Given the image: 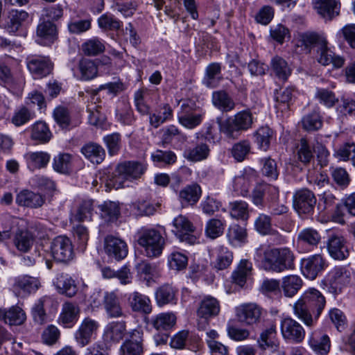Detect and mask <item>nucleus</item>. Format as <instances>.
<instances>
[{
	"instance_id": "f257e3e1",
	"label": "nucleus",
	"mask_w": 355,
	"mask_h": 355,
	"mask_svg": "<svg viewBox=\"0 0 355 355\" xmlns=\"http://www.w3.org/2000/svg\"><path fill=\"white\" fill-rule=\"evenodd\" d=\"M326 305L324 295L317 289L306 290L293 305L295 315L311 327L318 320Z\"/></svg>"
},
{
	"instance_id": "f03ea898",
	"label": "nucleus",
	"mask_w": 355,
	"mask_h": 355,
	"mask_svg": "<svg viewBox=\"0 0 355 355\" xmlns=\"http://www.w3.org/2000/svg\"><path fill=\"white\" fill-rule=\"evenodd\" d=\"M146 170L145 164L139 162H125L117 166L116 173L103 180L105 186L118 189L126 186L127 181L132 182L141 177Z\"/></svg>"
},
{
	"instance_id": "7ed1b4c3",
	"label": "nucleus",
	"mask_w": 355,
	"mask_h": 355,
	"mask_svg": "<svg viewBox=\"0 0 355 355\" xmlns=\"http://www.w3.org/2000/svg\"><path fill=\"white\" fill-rule=\"evenodd\" d=\"M295 256L288 248H268L264 251L263 268L267 271L282 272L293 269Z\"/></svg>"
},
{
	"instance_id": "20e7f679",
	"label": "nucleus",
	"mask_w": 355,
	"mask_h": 355,
	"mask_svg": "<svg viewBox=\"0 0 355 355\" xmlns=\"http://www.w3.org/2000/svg\"><path fill=\"white\" fill-rule=\"evenodd\" d=\"M253 116L250 111L243 110L218 122L220 131L229 139H238L241 133L252 128Z\"/></svg>"
},
{
	"instance_id": "39448f33",
	"label": "nucleus",
	"mask_w": 355,
	"mask_h": 355,
	"mask_svg": "<svg viewBox=\"0 0 355 355\" xmlns=\"http://www.w3.org/2000/svg\"><path fill=\"white\" fill-rule=\"evenodd\" d=\"M204 116L205 112L193 101H187L181 105L178 119L182 125L193 129L201 123Z\"/></svg>"
},
{
	"instance_id": "423d86ee",
	"label": "nucleus",
	"mask_w": 355,
	"mask_h": 355,
	"mask_svg": "<svg viewBox=\"0 0 355 355\" xmlns=\"http://www.w3.org/2000/svg\"><path fill=\"white\" fill-rule=\"evenodd\" d=\"M0 84L19 96L22 94L25 78L21 73L12 74L8 66L4 62L0 61Z\"/></svg>"
},
{
	"instance_id": "0eeeda50",
	"label": "nucleus",
	"mask_w": 355,
	"mask_h": 355,
	"mask_svg": "<svg viewBox=\"0 0 355 355\" xmlns=\"http://www.w3.org/2000/svg\"><path fill=\"white\" fill-rule=\"evenodd\" d=\"M128 337L119 348V355H142L144 353V331L141 328L131 330Z\"/></svg>"
},
{
	"instance_id": "6e6552de",
	"label": "nucleus",
	"mask_w": 355,
	"mask_h": 355,
	"mask_svg": "<svg viewBox=\"0 0 355 355\" xmlns=\"http://www.w3.org/2000/svg\"><path fill=\"white\" fill-rule=\"evenodd\" d=\"M175 228V236L180 243L186 242L188 244L200 243L197 235L193 234L194 227L189 219L182 215H179L173 221Z\"/></svg>"
},
{
	"instance_id": "1a4fd4ad",
	"label": "nucleus",
	"mask_w": 355,
	"mask_h": 355,
	"mask_svg": "<svg viewBox=\"0 0 355 355\" xmlns=\"http://www.w3.org/2000/svg\"><path fill=\"white\" fill-rule=\"evenodd\" d=\"M316 204L314 193L308 189L296 191L293 195V207L299 214L311 213Z\"/></svg>"
},
{
	"instance_id": "9d476101",
	"label": "nucleus",
	"mask_w": 355,
	"mask_h": 355,
	"mask_svg": "<svg viewBox=\"0 0 355 355\" xmlns=\"http://www.w3.org/2000/svg\"><path fill=\"white\" fill-rule=\"evenodd\" d=\"M281 332L283 338L291 343H301L305 337L302 326L291 318H286L281 322Z\"/></svg>"
},
{
	"instance_id": "9b49d317",
	"label": "nucleus",
	"mask_w": 355,
	"mask_h": 355,
	"mask_svg": "<svg viewBox=\"0 0 355 355\" xmlns=\"http://www.w3.org/2000/svg\"><path fill=\"white\" fill-rule=\"evenodd\" d=\"M220 311L219 301L210 295L205 297L198 304L196 315L198 319L208 322L209 320L218 316Z\"/></svg>"
},
{
	"instance_id": "f8f14e48",
	"label": "nucleus",
	"mask_w": 355,
	"mask_h": 355,
	"mask_svg": "<svg viewBox=\"0 0 355 355\" xmlns=\"http://www.w3.org/2000/svg\"><path fill=\"white\" fill-rule=\"evenodd\" d=\"M99 327V324L95 320L89 317L85 318L80 323L75 334V339L77 343L83 347L87 345Z\"/></svg>"
},
{
	"instance_id": "ddd939ff",
	"label": "nucleus",
	"mask_w": 355,
	"mask_h": 355,
	"mask_svg": "<svg viewBox=\"0 0 355 355\" xmlns=\"http://www.w3.org/2000/svg\"><path fill=\"white\" fill-rule=\"evenodd\" d=\"M27 67L35 78H40L51 73L53 65L48 57L32 55L27 58Z\"/></svg>"
},
{
	"instance_id": "4468645a",
	"label": "nucleus",
	"mask_w": 355,
	"mask_h": 355,
	"mask_svg": "<svg viewBox=\"0 0 355 355\" xmlns=\"http://www.w3.org/2000/svg\"><path fill=\"white\" fill-rule=\"evenodd\" d=\"M325 261L319 254L303 259L301 262V268L303 275L310 279H315L325 268Z\"/></svg>"
},
{
	"instance_id": "2eb2a0df",
	"label": "nucleus",
	"mask_w": 355,
	"mask_h": 355,
	"mask_svg": "<svg viewBox=\"0 0 355 355\" xmlns=\"http://www.w3.org/2000/svg\"><path fill=\"white\" fill-rule=\"evenodd\" d=\"M57 29L49 20L40 19L36 29V42L42 45H50L56 39Z\"/></svg>"
},
{
	"instance_id": "dca6fc26",
	"label": "nucleus",
	"mask_w": 355,
	"mask_h": 355,
	"mask_svg": "<svg viewBox=\"0 0 355 355\" xmlns=\"http://www.w3.org/2000/svg\"><path fill=\"white\" fill-rule=\"evenodd\" d=\"M39 286L40 282L37 278L24 275L15 279L13 291L17 296L25 297L35 292Z\"/></svg>"
},
{
	"instance_id": "f3484780",
	"label": "nucleus",
	"mask_w": 355,
	"mask_h": 355,
	"mask_svg": "<svg viewBox=\"0 0 355 355\" xmlns=\"http://www.w3.org/2000/svg\"><path fill=\"white\" fill-rule=\"evenodd\" d=\"M164 230L163 229L143 227L137 233L138 244H164Z\"/></svg>"
},
{
	"instance_id": "a211bd4d",
	"label": "nucleus",
	"mask_w": 355,
	"mask_h": 355,
	"mask_svg": "<svg viewBox=\"0 0 355 355\" xmlns=\"http://www.w3.org/2000/svg\"><path fill=\"white\" fill-rule=\"evenodd\" d=\"M80 315V308L76 303L65 302L58 318V322L65 327H71L77 322Z\"/></svg>"
},
{
	"instance_id": "6ab92c4d",
	"label": "nucleus",
	"mask_w": 355,
	"mask_h": 355,
	"mask_svg": "<svg viewBox=\"0 0 355 355\" xmlns=\"http://www.w3.org/2000/svg\"><path fill=\"white\" fill-rule=\"evenodd\" d=\"M103 304L109 318H116L125 315L121 305L120 300L114 292L105 293Z\"/></svg>"
},
{
	"instance_id": "aec40b11",
	"label": "nucleus",
	"mask_w": 355,
	"mask_h": 355,
	"mask_svg": "<svg viewBox=\"0 0 355 355\" xmlns=\"http://www.w3.org/2000/svg\"><path fill=\"white\" fill-rule=\"evenodd\" d=\"M201 193V188L198 184L187 185L180 191L178 200L183 207L193 206L198 202Z\"/></svg>"
},
{
	"instance_id": "412c9836",
	"label": "nucleus",
	"mask_w": 355,
	"mask_h": 355,
	"mask_svg": "<svg viewBox=\"0 0 355 355\" xmlns=\"http://www.w3.org/2000/svg\"><path fill=\"white\" fill-rule=\"evenodd\" d=\"M261 309L256 304H247L237 311L239 320L247 324H253L259 321Z\"/></svg>"
},
{
	"instance_id": "4be33fe9",
	"label": "nucleus",
	"mask_w": 355,
	"mask_h": 355,
	"mask_svg": "<svg viewBox=\"0 0 355 355\" xmlns=\"http://www.w3.org/2000/svg\"><path fill=\"white\" fill-rule=\"evenodd\" d=\"M329 282L332 288L340 290L350 282L351 272L344 266L335 267L328 275Z\"/></svg>"
},
{
	"instance_id": "5701e85b",
	"label": "nucleus",
	"mask_w": 355,
	"mask_h": 355,
	"mask_svg": "<svg viewBox=\"0 0 355 355\" xmlns=\"http://www.w3.org/2000/svg\"><path fill=\"white\" fill-rule=\"evenodd\" d=\"M257 344L261 350H277L279 347V341L277 338L275 325H270L260 334L257 339Z\"/></svg>"
},
{
	"instance_id": "b1692460",
	"label": "nucleus",
	"mask_w": 355,
	"mask_h": 355,
	"mask_svg": "<svg viewBox=\"0 0 355 355\" xmlns=\"http://www.w3.org/2000/svg\"><path fill=\"white\" fill-rule=\"evenodd\" d=\"M126 334V322L125 321H114L106 325L103 336L107 340L119 343Z\"/></svg>"
},
{
	"instance_id": "393cba45",
	"label": "nucleus",
	"mask_w": 355,
	"mask_h": 355,
	"mask_svg": "<svg viewBox=\"0 0 355 355\" xmlns=\"http://www.w3.org/2000/svg\"><path fill=\"white\" fill-rule=\"evenodd\" d=\"M318 61L324 66L332 64L335 68H340L345 63L343 57L335 53L327 46V42L320 46Z\"/></svg>"
},
{
	"instance_id": "a878e982",
	"label": "nucleus",
	"mask_w": 355,
	"mask_h": 355,
	"mask_svg": "<svg viewBox=\"0 0 355 355\" xmlns=\"http://www.w3.org/2000/svg\"><path fill=\"white\" fill-rule=\"evenodd\" d=\"M128 300L130 306L133 311L145 314L151 313V302L148 296L135 291L130 295Z\"/></svg>"
},
{
	"instance_id": "bb28decb",
	"label": "nucleus",
	"mask_w": 355,
	"mask_h": 355,
	"mask_svg": "<svg viewBox=\"0 0 355 355\" xmlns=\"http://www.w3.org/2000/svg\"><path fill=\"white\" fill-rule=\"evenodd\" d=\"M26 164L32 171L45 168L49 164L51 155L47 152H28L24 155Z\"/></svg>"
},
{
	"instance_id": "cd10ccee",
	"label": "nucleus",
	"mask_w": 355,
	"mask_h": 355,
	"mask_svg": "<svg viewBox=\"0 0 355 355\" xmlns=\"http://www.w3.org/2000/svg\"><path fill=\"white\" fill-rule=\"evenodd\" d=\"M253 175L250 171H241L234 176L233 189L238 194L245 196L249 193V189L252 182Z\"/></svg>"
},
{
	"instance_id": "c85d7f7f",
	"label": "nucleus",
	"mask_w": 355,
	"mask_h": 355,
	"mask_svg": "<svg viewBox=\"0 0 355 355\" xmlns=\"http://www.w3.org/2000/svg\"><path fill=\"white\" fill-rule=\"evenodd\" d=\"M314 8L324 18L331 19L338 15V0H313Z\"/></svg>"
},
{
	"instance_id": "c756f323",
	"label": "nucleus",
	"mask_w": 355,
	"mask_h": 355,
	"mask_svg": "<svg viewBox=\"0 0 355 355\" xmlns=\"http://www.w3.org/2000/svg\"><path fill=\"white\" fill-rule=\"evenodd\" d=\"M44 202L39 193L28 190H23L16 197V202L20 206L37 208L41 207Z\"/></svg>"
},
{
	"instance_id": "7c9ffc66",
	"label": "nucleus",
	"mask_w": 355,
	"mask_h": 355,
	"mask_svg": "<svg viewBox=\"0 0 355 355\" xmlns=\"http://www.w3.org/2000/svg\"><path fill=\"white\" fill-rule=\"evenodd\" d=\"M28 19V13L24 10H13L9 12L5 28L10 33H15Z\"/></svg>"
},
{
	"instance_id": "2f4dec72",
	"label": "nucleus",
	"mask_w": 355,
	"mask_h": 355,
	"mask_svg": "<svg viewBox=\"0 0 355 355\" xmlns=\"http://www.w3.org/2000/svg\"><path fill=\"white\" fill-rule=\"evenodd\" d=\"M177 318L172 312L160 313L152 319L151 324L157 331H168L176 324Z\"/></svg>"
},
{
	"instance_id": "473e14b6",
	"label": "nucleus",
	"mask_w": 355,
	"mask_h": 355,
	"mask_svg": "<svg viewBox=\"0 0 355 355\" xmlns=\"http://www.w3.org/2000/svg\"><path fill=\"white\" fill-rule=\"evenodd\" d=\"M52 137V133L48 125L42 121H38L31 125V138L41 144L48 143Z\"/></svg>"
},
{
	"instance_id": "72a5a7b5",
	"label": "nucleus",
	"mask_w": 355,
	"mask_h": 355,
	"mask_svg": "<svg viewBox=\"0 0 355 355\" xmlns=\"http://www.w3.org/2000/svg\"><path fill=\"white\" fill-rule=\"evenodd\" d=\"M81 153L93 164L101 163L105 157V150L98 144H87L81 148Z\"/></svg>"
},
{
	"instance_id": "f704fd0d",
	"label": "nucleus",
	"mask_w": 355,
	"mask_h": 355,
	"mask_svg": "<svg viewBox=\"0 0 355 355\" xmlns=\"http://www.w3.org/2000/svg\"><path fill=\"white\" fill-rule=\"evenodd\" d=\"M93 211V200H83L79 203L76 209L72 214L71 220L77 222L89 220L92 218Z\"/></svg>"
},
{
	"instance_id": "c9c22d12",
	"label": "nucleus",
	"mask_w": 355,
	"mask_h": 355,
	"mask_svg": "<svg viewBox=\"0 0 355 355\" xmlns=\"http://www.w3.org/2000/svg\"><path fill=\"white\" fill-rule=\"evenodd\" d=\"M176 290L169 284L159 287L155 292V300L159 306H163L170 303H175Z\"/></svg>"
},
{
	"instance_id": "e433bc0d",
	"label": "nucleus",
	"mask_w": 355,
	"mask_h": 355,
	"mask_svg": "<svg viewBox=\"0 0 355 355\" xmlns=\"http://www.w3.org/2000/svg\"><path fill=\"white\" fill-rule=\"evenodd\" d=\"M78 69L80 73L78 78L87 81L94 79L98 75V68L93 60L83 58L78 62Z\"/></svg>"
},
{
	"instance_id": "4c0bfd02",
	"label": "nucleus",
	"mask_w": 355,
	"mask_h": 355,
	"mask_svg": "<svg viewBox=\"0 0 355 355\" xmlns=\"http://www.w3.org/2000/svg\"><path fill=\"white\" fill-rule=\"evenodd\" d=\"M209 152V146L200 143L194 147L187 148L184 152V157L191 162H200L208 157Z\"/></svg>"
},
{
	"instance_id": "58836bf2",
	"label": "nucleus",
	"mask_w": 355,
	"mask_h": 355,
	"mask_svg": "<svg viewBox=\"0 0 355 355\" xmlns=\"http://www.w3.org/2000/svg\"><path fill=\"white\" fill-rule=\"evenodd\" d=\"M303 282L297 275H288L282 279V288L285 296H294L302 288Z\"/></svg>"
},
{
	"instance_id": "ea45409f",
	"label": "nucleus",
	"mask_w": 355,
	"mask_h": 355,
	"mask_svg": "<svg viewBox=\"0 0 355 355\" xmlns=\"http://www.w3.org/2000/svg\"><path fill=\"white\" fill-rule=\"evenodd\" d=\"M55 285L60 293L64 294L69 297L74 296L78 291L74 281L67 275H61L58 276Z\"/></svg>"
},
{
	"instance_id": "a19ab883",
	"label": "nucleus",
	"mask_w": 355,
	"mask_h": 355,
	"mask_svg": "<svg viewBox=\"0 0 355 355\" xmlns=\"http://www.w3.org/2000/svg\"><path fill=\"white\" fill-rule=\"evenodd\" d=\"M273 135V130L268 126H262L254 133L255 142L261 150L266 151L269 148Z\"/></svg>"
},
{
	"instance_id": "79ce46f5",
	"label": "nucleus",
	"mask_w": 355,
	"mask_h": 355,
	"mask_svg": "<svg viewBox=\"0 0 355 355\" xmlns=\"http://www.w3.org/2000/svg\"><path fill=\"white\" fill-rule=\"evenodd\" d=\"M252 270V263L248 260H241L238 268L232 275L233 282L241 287H243L246 282V278Z\"/></svg>"
},
{
	"instance_id": "37998d69",
	"label": "nucleus",
	"mask_w": 355,
	"mask_h": 355,
	"mask_svg": "<svg viewBox=\"0 0 355 355\" xmlns=\"http://www.w3.org/2000/svg\"><path fill=\"white\" fill-rule=\"evenodd\" d=\"M101 217L107 222L116 220L120 216V207L117 202L108 201L104 202L100 206Z\"/></svg>"
},
{
	"instance_id": "c03bdc74",
	"label": "nucleus",
	"mask_w": 355,
	"mask_h": 355,
	"mask_svg": "<svg viewBox=\"0 0 355 355\" xmlns=\"http://www.w3.org/2000/svg\"><path fill=\"white\" fill-rule=\"evenodd\" d=\"M311 349L317 354L326 355L330 349V340L328 336H314L309 340Z\"/></svg>"
},
{
	"instance_id": "a18cd8bd",
	"label": "nucleus",
	"mask_w": 355,
	"mask_h": 355,
	"mask_svg": "<svg viewBox=\"0 0 355 355\" xmlns=\"http://www.w3.org/2000/svg\"><path fill=\"white\" fill-rule=\"evenodd\" d=\"M314 97L321 105L327 108L333 107L338 102V98L334 92L324 88H316Z\"/></svg>"
},
{
	"instance_id": "49530a36",
	"label": "nucleus",
	"mask_w": 355,
	"mask_h": 355,
	"mask_svg": "<svg viewBox=\"0 0 355 355\" xmlns=\"http://www.w3.org/2000/svg\"><path fill=\"white\" fill-rule=\"evenodd\" d=\"M271 67L275 75L282 80H286L291 73L287 62L280 57H275L271 61Z\"/></svg>"
},
{
	"instance_id": "de8ad7c7",
	"label": "nucleus",
	"mask_w": 355,
	"mask_h": 355,
	"mask_svg": "<svg viewBox=\"0 0 355 355\" xmlns=\"http://www.w3.org/2000/svg\"><path fill=\"white\" fill-rule=\"evenodd\" d=\"M55 122L62 128H67L71 124V117L69 109L63 105H58L53 111Z\"/></svg>"
},
{
	"instance_id": "09e8293b",
	"label": "nucleus",
	"mask_w": 355,
	"mask_h": 355,
	"mask_svg": "<svg viewBox=\"0 0 355 355\" xmlns=\"http://www.w3.org/2000/svg\"><path fill=\"white\" fill-rule=\"evenodd\" d=\"M159 207V204H152L144 200H138L132 202L130 205L132 211L137 216H150L154 214L157 209Z\"/></svg>"
},
{
	"instance_id": "8fccbe9b",
	"label": "nucleus",
	"mask_w": 355,
	"mask_h": 355,
	"mask_svg": "<svg viewBox=\"0 0 355 355\" xmlns=\"http://www.w3.org/2000/svg\"><path fill=\"white\" fill-rule=\"evenodd\" d=\"M302 127L307 131H315L322 126V118L318 111H313L302 119Z\"/></svg>"
},
{
	"instance_id": "3c124183",
	"label": "nucleus",
	"mask_w": 355,
	"mask_h": 355,
	"mask_svg": "<svg viewBox=\"0 0 355 355\" xmlns=\"http://www.w3.org/2000/svg\"><path fill=\"white\" fill-rule=\"evenodd\" d=\"M105 49L103 42L98 37H93L82 44V51L88 56H95Z\"/></svg>"
},
{
	"instance_id": "603ef678",
	"label": "nucleus",
	"mask_w": 355,
	"mask_h": 355,
	"mask_svg": "<svg viewBox=\"0 0 355 355\" xmlns=\"http://www.w3.org/2000/svg\"><path fill=\"white\" fill-rule=\"evenodd\" d=\"M73 245H51V252L53 259L58 261L65 262L71 260L73 256Z\"/></svg>"
},
{
	"instance_id": "864d4df0",
	"label": "nucleus",
	"mask_w": 355,
	"mask_h": 355,
	"mask_svg": "<svg viewBox=\"0 0 355 355\" xmlns=\"http://www.w3.org/2000/svg\"><path fill=\"white\" fill-rule=\"evenodd\" d=\"M225 222L218 218H211L205 226V234L207 237L214 239L220 236L225 229Z\"/></svg>"
},
{
	"instance_id": "5fc2aeb1",
	"label": "nucleus",
	"mask_w": 355,
	"mask_h": 355,
	"mask_svg": "<svg viewBox=\"0 0 355 355\" xmlns=\"http://www.w3.org/2000/svg\"><path fill=\"white\" fill-rule=\"evenodd\" d=\"M24 311L19 306H12L3 315V320L10 325H20L26 320Z\"/></svg>"
},
{
	"instance_id": "6e6d98bb",
	"label": "nucleus",
	"mask_w": 355,
	"mask_h": 355,
	"mask_svg": "<svg viewBox=\"0 0 355 355\" xmlns=\"http://www.w3.org/2000/svg\"><path fill=\"white\" fill-rule=\"evenodd\" d=\"M220 65L218 63L210 64L206 69V76L203 83L207 87H214L220 79Z\"/></svg>"
},
{
	"instance_id": "4d7b16f0",
	"label": "nucleus",
	"mask_w": 355,
	"mask_h": 355,
	"mask_svg": "<svg viewBox=\"0 0 355 355\" xmlns=\"http://www.w3.org/2000/svg\"><path fill=\"white\" fill-rule=\"evenodd\" d=\"M163 110L162 114H150L149 121L152 126L157 128L165 121L170 120L173 117V110L169 104L165 103L161 107Z\"/></svg>"
},
{
	"instance_id": "13d9d810",
	"label": "nucleus",
	"mask_w": 355,
	"mask_h": 355,
	"mask_svg": "<svg viewBox=\"0 0 355 355\" xmlns=\"http://www.w3.org/2000/svg\"><path fill=\"white\" fill-rule=\"evenodd\" d=\"M230 216L236 220H247L249 217L248 205L244 201H235L230 204Z\"/></svg>"
},
{
	"instance_id": "bf43d9fd",
	"label": "nucleus",
	"mask_w": 355,
	"mask_h": 355,
	"mask_svg": "<svg viewBox=\"0 0 355 355\" xmlns=\"http://www.w3.org/2000/svg\"><path fill=\"white\" fill-rule=\"evenodd\" d=\"M297 155L298 159L304 164L309 163L313 157L312 148L304 138L301 139L297 146Z\"/></svg>"
},
{
	"instance_id": "052dcab7",
	"label": "nucleus",
	"mask_w": 355,
	"mask_h": 355,
	"mask_svg": "<svg viewBox=\"0 0 355 355\" xmlns=\"http://www.w3.org/2000/svg\"><path fill=\"white\" fill-rule=\"evenodd\" d=\"M212 101L215 106L223 111H230L234 107V102L224 92H214Z\"/></svg>"
},
{
	"instance_id": "680f3d73",
	"label": "nucleus",
	"mask_w": 355,
	"mask_h": 355,
	"mask_svg": "<svg viewBox=\"0 0 355 355\" xmlns=\"http://www.w3.org/2000/svg\"><path fill=\"white\" fill-rule=\"evenodd\" d=\"M71 155L68 153L59 154L53 159V167L57 172L67 173L71 168Z\"/></svg>"
},
{
	"instance_id": "e2e57ef3",
	"label": "nucleus",
	"mask_w": 355,
	"mask_h": 355,
	"mask_svg": "<svg viewBox=\"0 0 355 355\" xmlns=\"http://www.w3.org/2000/svg\"><path fill=\"white\" fill-rule=\"evenodd\" d=\"M25 103L27 106L31 107L37 105V109L41 112L45 111L46 108L44 96L37 90H33L28 94Z\"/></svg>"
},
{
	"instance_id": "0e129e2a",
	"label": "nucleus",
	"mask_w": 355,
	"mask_h": 355,
	"mask_svg": "<svg viewBox=\"0 0 355 355\" xmlns=\"http://www.w3.org/2000/svg\"><path fill=\"white\" fill-rule=\"evenodd\" d=\"M121 21L112 15L103 14L98 19V25L103 30L116 31L121 28Z\"/></svg>"
},
{
	"instance_id": "69168bd1",
	"label": "nucleus",
	"mask_w": 355,
	"mask_h": 355,
	"mask_svg": "<svg viewBox=\"0 0 355 355\" xmlns=\"http://www.w3.org/2000/svg\"><path fill=\"white\" fill-rule=\"evenodd\" d=\"M49 300V297L44 296L40 298L33 308V315L34 320L40 324H42L46 321V314L44 306L45 303Z\"/></svg>"
},
{
	"instance_id": "338daca9",
	"label": "nucleus",
	"mask_w": 355,
	"mask_h": 355,
	"mask_svg": "<svg viewBox=\"0 0 355 355\" xmlns=\"http://www.w3.org/2000/svg\"><path fill=\"white\" fill-rule=\"evenodd\" d=\"M250 150V144L248 140L236 143L232 148V155L238 162H242Z\"/></svg>"
},
{
	"instance_id": "774afa93",
	"label": "nucleus",
	"mask_w": 355,
	"mask_h": 355,
	"mask_svg": "<svg viewBox=\"0 0 355 355\" xmlns=\"http://www.w3.org/2000/svg\"><path fill=\"white\" fill-rule=\"evenodd\" d=\"M329 317L339 331H342L346 328L347 318L341 310L336 308L330 309Z\"/></svg>"
}]
</instances>
